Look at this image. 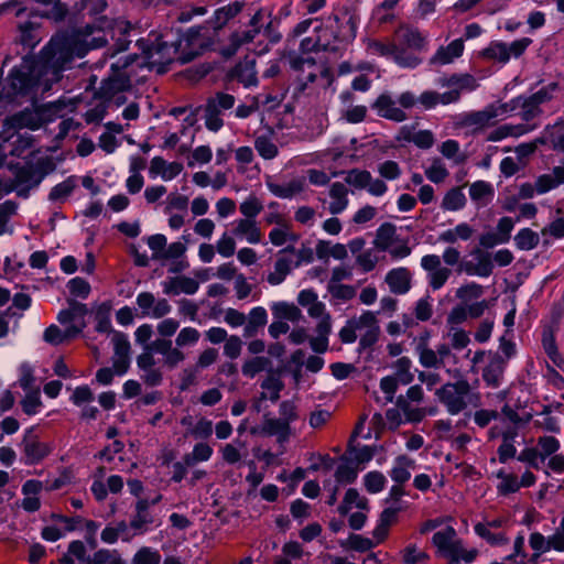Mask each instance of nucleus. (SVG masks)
I'll list each match as a JSON object with an SVG mask.
<instances>
[{"label": "nucleus", "instance_id": "nucleus-1", "mask_svg": "<svg viewBox=\"0 0 564 564\" xmlns=\"http://www.w3.org/2000/svg\"><path fill=\"white\" fill-rule=\"evenodd\" d=\"M84 55L85 48L75 36L57 34L43 48L40 61L35 62V72L42 70L46 83L53 85L61 79V73L69 67L75 57Z\"/></svg>", "mask_w": 564, "mask_h": 564}, {"label": "nucleus", "instance_id": "nucleus-2", "mask_svg": "<svg viewBox=\"0 0 564 564\" xmlns=\"http://www.w3.org/2000/svg\"><path fill=\"white\" fill-rule=\"evenodd\" d=\"M446 372L457 379L454 382H446L435 391V397L446 411L451 415H457L468 406L478 408L481 404V395L460 371L447 369Z\"/></svg>", "mask_w": 564, "mask_h": 564}, {"label": "nucleus", "instance_id": "nucleus-3", "mask_svg": "<svg viewBox=\"0 0 564 564\" xmlns=\"http://www.w3.org/2000/svg\"><path fill=\"white\" fill-rule=\"evenodd\" d=\"M438 84L449 90L443 94L435 90H425L419 97V104L426 110L437 105H451L459 101L463 91H473L478 87L477 79L470 74H453L441 77Z\"/></svg>", "mask_w": 564, "mask_h": 564}, {"label": "nucleus", "instance_id": "nucleus-4", "mask_svg": "<svg viewBox=\"0 0 564 564\" xmlns=\"http://www.w3.org/2000/svg\"><path fill=\"white\" fill-rule=\"evenodd\" d=\"M432 543L437 549V553L446 558L449 564H457L460 561L471 563L478 555L476 549L466 550L463 541L457 538L456 530L453 527L434 533Z\"/></svg>", "mask_w": 564, "mask_h": 564}, {"label": "nucleus", "instance_id": "nucleus-5", "mask_svg": "<svg viewBox=\"0 0 564 564\" xmlns=\"http://www.w3.org/2000/svg\"><path fill=\"white\" fill-rule=\"evenodd\" d=\"M456 265L460 260V252L455 247H447L442 258L437 254H426L421 259V267L427 272L429 286L436 291L442 289L452 274V270L442 264Z\"/></svg>", "mask_w": 564, "mask_h": 564}, {"label": "nucleus", "instance_id": "nucleus-6", "mask_svg": "<svg viewBox=\"0 0 564 564\" xmlns=\"http://www.w3.org/2000/svg\"><path fill=\"white\" fill-rule=\"evenodd\" d=\"M9 83L12 93L17 95L45 93L52 88V84L46 83L44 73L35 72V63L14 67L9 75Z\"/></svg>", "mask_w": 564, "mask_h": 564}, {"label": "nucleus", "instance_id": "nucleus-7", "mask_svg": "<svg viewBox=\"0 0 564 564\" xmlns=\"http://www.w3.org/2000/svg\"><path fill=\"white\" fill-rule=\"evenodd\" d=\"M134 61V55L119 58L111 64V74L101 82L99 95L101 98H113L119 93L130 90L131 79L126 68Z\"/></svg>", "mask_w": 564, "mask_h": 564}, {"label": "nucleus", "instance_id": "nucleus-8", "mask_svg": "<svg viewBox=\"0 0 564 564\" xmlns=\"http://www.w3.org/2000/svg\"><path fill=\"white\" fill-rule=\"evenodd\" d=\"M235 102V96L224 91H217L208 97L202 106L206 128L213 132L220 130L224 126L223 112L234 108Z\"/></svg>", "mask_w": 564, "mask_h": 564}, {"label": "nucleus", "instance_id": "nucleus-9", "mask_svg": "<svg viewBox=\"0 0 564 564\" xmlns=\"http://www.w3.org/2000/svg\"><path fill=\"white\" fill-rule=\"evenodd\" d=\"M180 45V40L171 43L166 41H158L155 45L148 47L145 51L147 58L151 64L156 65H167L174 61H180L182 64H185L192 61L193 56L183 57L178 55Z\"/></svg>", "mask_w": 564, "mask_h": 564}, {"label": "nucleus", "instance_id": "nucleus-10", "mask_svg": "<svg viewBox=\"0 0 564 564\" xmlns=\"http://www.w3.org/2000/svg\"><path fill=\"white\" fill-rule=\"evenodd\" d=\"M291 67L300 72L301 75L297 78L296 91L303 93L310 83H314L317 76L326 75L327 70L317 66L315 59L311 56H296L290 61Z\"/></svg>", "mask_w": 564, "mask_h": 564}, {"label": "nucleus", "instance_id": "nucleus-11", "mask_svg": "<svg viewBox=\"0 0 564 564\" xmlns=\"http://www.w3.org/2000/svg\"><path fill=\"white\" fill-rule=\"evenodd\" d=\"M381 329L375 312L365 311L358 317L359 351L371 348L379 339Z\"/></svg>", "mask_w": 564, "mask_h": 564}, {"label": "nucleus", "instance_id": "nucleus-12", "mask_svg": "<svg viewBox=\"0 0 564 564\" xmlns=\"http://www.w3.org/2000/svg\"><path fill=\"white\" fill-rule=\"evenodd\" d=\"M339 23V15L330 14L323 21H318L317 25H314L316 32V43L322 51H337L339 44H341L339 37H337L336 28Z\"/></svg>", "mask_w": 564, "mask_h": 564}, {"label": "nucleus", "instance_id": "nucleus-13", "mask_svg": "<svg viewBox=\"0 0 564 564\" xmlns=\"http://www.w3.org/2000/svg\"><path fill=\"white\" fill-rule=\"evenodd\" d=\"M26 465H34L43 460L52 452L48 443L40 441V438L28 431L21 442Z\"/></svg>", "mask_w": 564, "mask_h": 564}, {"label": "nucleus", "instance_id": "nucleus-14", "mask_svg": "<svg viewBox=\"0 0 564 564\" xmlns=\"http://www.w3.org/2000/svg\"><path fill=\"white\" fill-rule=\"evenodd\" d=\"M149 347L163 357V366L167 369L176 368L186 358V355L173 345L172 339L156 338L149 344Z\"/></svg>", "mask_w": 564, "mask_h": 564}, {"label": "nucleus", "instance_id": "nucleus-15", "mask_svg": "<svg viewBox=\"0 0 564 564\" xmlns=\"http://www.w3.org/2000/svg\"><path fill=\"white\" fill-rule=\"evenodd\" d=\"M112 367L118 376L124 375L130 367V343L126 334L112 332Z\"/></svg>", "mask_w": 564, "mask_h": 564}, {"label": "nucleus", "instance_id": "nucleus-16", "mask_svg": "<svg viewBox=\"0 0 564 564\" xmlns=\"http://www.w3.org/2000/svg\"><path fill=\"white\" fill-rule=\"evenodd\" d=\"M137 305L142 315L153 318H162L166 316L172 306L166 299H156L151 292H141L137 296Z\"/></svg>", "mask_w": 564, "mask_h": 564}, {"label": "nucleus", "instance_id": "nucleus-17", "mask_svg": "<svg viewBox=\"0 0 564 564\" xmlns=\"http://www.w3.org/2000/svg\"><path fill=\"white\" fill-rule=\"evenodd\" d=\"M398 100H394L390 94H381L372 104V109H375L378 116L391 120L394 122H402L408 119L406 112L397 106Z\"/></svg>", "mask_w": 564, "mask_h": 564}, {"label": "nucleus", "instance_id": "nucleus-18", "mask_svg": "<svg viewBox=\"0 0 564 564\" xmlns=\"http://www.w3.org/2000/svg\"><path fill=\"white\" fill-rule=\"evenodd\" d=\"M398 142H412L417 148L427 150L435 143V137L431 130L415 131V126H402L395 137Z\"/></svg>", "mask_w": 564, "mask_h": 564}, {"label": "nucleus", "instance_id": "nucleus-19", "mask_svg": "<svg viewBox=\"0 0 564 564\" xmlns=\"http://www.w3.org/2000/svg\"><path fill=\"white\" fill-rule=\"evenodd\" d=\"M334 15H339V23L336 28L337 37H339L341 43L351 42L357 34V26L359 19L355 12H352L349 8H343L339 13H335Z\"/></svg>", "mask_w": 564, "mask_h": 564}, {"label": "nucleus", "instance_id": "nucleus-20", "mask_svg": "<svg viewBox=\"0 0 564 564\" xmlns=\"http://www.w3.org/2000/svg\"><path fill=\"white\" fill-rule=\"evenodd\" d=\"M395 34L400 42L410 50L421 52L427 48V35L423 34L417 28L401 24L395 31Z\"/></svg>", "mask_w": 564, "mask_h": 564}, {"label": "nucleus", "instance_id": "nucleus-21", "mask_svg": "<svg viewBox=\"0 0 564 564\" xmlns=\"http://www.w3.org/2000/svg\"><path fill=\"white\" fill-rule=\"evenodd\" d=\"M384 282L388 284L391 293L403 295L412 286V274L408 268H394L386 274Z\"/></svg>", "mask_w": 564, "mask_h": 564}, {"label": "nucleus", "instance_id": "nucleus-22", "mask_svg": "<svg viewBox=\"0 0 564 564\" xmlns=\"http://www.w3.org/2000/svg\"><path fill=\"white\" fill-rule=\"evenodd\" d=\"M506 366V358L499 354L491 355L488 365L482 370V379L488 387H500L502 383Z\"/></svg>", "mask_w": 564, "mask_h": 564}, {"label": "nucleus", "instance_id": "nucleus-23", "mask_svg": "<svg viewBox=\"0 0 564 564\" xmlns=\"http://www.w3.org/2000/svg\"><path fill=\"white\" fill-rule=\"evenodd\" d=\"M268 189L276 197L282 199H291L300 195L305 189V178L297 177L289 182H267Z\"/></svg>", "mask_w": 564, "mask_h": 564}, {"label": "nucleus", "instance_id": "nucleus-24", "mask_svg": "<svg viewBox=\"0 0 564 564\" xmlns=\"http://www.w3.org/2000/svg\"><path fill=\"white\" fill-rule=\"evenodd\" d=\"M464 52V42L460 39L454 40L447 46H440L435 54L430 58L431 65L443 66L451 64L454 59L462 56Z\"/></svg>", "mask_w": 564, "mask_h": 564}, {"label": "nucleus", "instance_id": "nucleus-25", "mask_svg": "<svg viewBox=\"0 0 564 564\" xmlns=\"http://www.w3.org/2000/svg\"><path fill=\"white\" fill-rule=\"evenodd\" d=\"M232 235L246 239L251 245H257L262 239L261 229L258 227L257 221L252 219H237L234 223Z\"/></svg>", "mask_w": 564, "mask_h": 564}, {"label": "nucleus", "instance_id": "nucleus-26", "mask_svg": "<svg viewBox=\"0 0 564 564\" xmlns=\"http://www.w3.org/2000/svg\"><path fill=\"white\" fill-rule=\"evenodd\" d=\"M495 111L490 110L489 105L478 111H470L463 116L462 124L464 127L474 128V130H482L495 122Z\"/></svg>", "mask_w": 564, "mask_h": 564}, {"label": "nucleus", "instance_id": "nucleus-27", "mask_svg": "<svg viewBox=\"0 0 564 564\" xmlns=\"http://www.w3.org/2000/svg\"><path fill=\"white\" fill-rule=\"evenodd\" d=\"M297 303L307 310L312 318H319L328 314L325 304L318 301L317 294L313 290H302L297 295Z\"/></svg>", "mask_w": 564, "mask_h": 564}, {"label": "nucleus", "instance_id": "nucleus-28", "mask_svg": "<svg viewBox=\"0 0 564 564\" xmlns=\"http://www.w3.org/2000/svg\"><path fill=\"white\" fill-rule=\"evenodd\" d=\"M348 187L340 182H335L329 187L330 203L328 210L332 215H338L348 207Z\"/></svg>", "mask_w": 564, "mask_h": 564}, {"label": "nucleus", "instance_id": "nucleus-29", "mask_svg": "<svg viewBox=\"0 0 564 564\" xmlns=\"http://www.w3.org/2000/svg\"><path fill=\"white\" fill-rule=\"evenodd\" d=\"M183 170V165L178 162L167 163L161 156H154L150 163V174L161 175L164 181H171L176 177Z\"/></svg>", "mask_w": 564, "mask_h": 564}, {"label": "nucleus", "instance_id": "nucleus-30", "mask_svg": "<svg viewBox=\"0 0 564 564\" xmlns=\"http://www.w3.org/2000/svg\"><path fill=\"white\" fill-rule=\"evenodd\" d=\"M232 77H235L245 87L257 86L258 76L256 61L249 58L240 61L232 70Z\"/></svg>", "mask_w": 564, "mask_h": 564}, {"label": "nucleus", "instance_id": "nucleus-31", "mask_svg": "<svg viewBox=\"0 0 564 564\" xmlns=\"http://www.w3.org/2000/svg\"><path fill=\"white\" fill-rule=\"evenodd\" d=\"M246 317L245 337H254L268 323V313L262 306L253 307Z\"/></svg>", "mask_w": 564, "mask_h": 564}, {"label": "nucleus", "instance_id": "nucleus-32", "mask_svg": "<svg viewBox=\"0 0 564 564\" xmlns=\"http://www.w3.org/2000/svg\"><path fill=\"white\" fill-rule=\"evenodd\" d=\"M262 371H267L268 373L273 372V364L269 357L253 356L245 359L241 366L242 375L250 379Z\"/></svg>", "mask_w": 564, "mask_h": 564}, {"label": "nucleus", "instance_id": "nucleus-33", "mask_svg": "<svg viewBox=\"0 0 564 564\" xmlns=\"http://www.w3.org/2000/svg\"><path fill=\"white\" fill-rule=\"evenodd\" d=\"M533 129L534 126L528 123L502 124L488 133L487 141L497 142L508 137H520L532 131Z\"/></svg>", "mask_w": 564, "mask_h": 564}, {"label": "nucleus", "instance_id": "nucleus-34", "mask_svg": "<svg viewBox=\"0 0 564 564\" xmlns=\"http://www.w3.org/2000/svg\"><path fill=\"white\" fill-rule=\"evenodd\" d=\"M150 501L140 499L135 503V513L130 521V527L138 533L147 531L148 527L153 523V518L149 512Z\"/></svg>", "mask_w": 564, "mask_h": 564}, {"label": "nucleus", "instance_id": "nucleus-35", "mask_svg": "<svg viewBox=\"0 0 564 564\" xmlns=\"http://www.w3.org/2000/svg\"><path fill=\"white\" fill-rule=\"evenodd\" d=\"M470 199L478 206H487L495 196L494 186L486 181H476L469 186Z\"/></svg>", "mask_w": 564, "mask_h": 564}, {"label": "nucleus", "instance_id": "nucleus-36", "mask_svg": "<svg viewBox=\"0 0 564 564\" xmlns=\"http://www.w3.org/2000/svg\"><path fill=\"white\" fill-rule=\"evenodd\" d=\"M415 460L406 455H400L395 458L394 466L390 470V477L397 484H404L411 477V470L415 469Z\"/></svg>", "mask_w": 564, "mask_h": 564}, {"label": "nucleus", "instance_id": "nucleus-37", "mask_svg": "<svg viewBox=\"0 0 564 564\" xmlns=\"http://www.w3.org/2000/svg\"><path fill=\"white\" fill-rule=\"evenodd\" d=\"M538 194L547 193L561 184H564V165L555 166L549 174H542L536 178Z\"/></svg>", "mask_w": 564, "mask_h": 564}, {"label": "nucleus", "instance_id": "nucleus-38", "mask_svg": "<svg viewBox=\"0 0 564 564\" xmlns=\"http://www.w3.org/2000/svg\"><path fill=\"white\" fill-rule=\"evenodd\" d=\"M262 432L269 436H276L278 442L283 444L289 441L291 435V426L283 420L264 419Z\"/></svg>", "mask_w": 564, "mask_h": 564}, {"label": "nucleus", "instance_id": "nucleus-39", "mask_svg": "<svg viewBox=\"0 0 564 564\" xmlns=\"http://www.w3.org/2000/svg\"><path fill=\"white\" fill-rule=\"evenodd\" d=\"M293 258L292 257H278L274 262V270L267 276V281L271 285L281 284L285 278L292 272Z\"/></svg>", "mask_w": 564, "mask_h": 564}, {"label": "nucleus", "instance_id": "nucleus-40", "mask_svg": "<svg viewBox=\"0 0 564 564\" xmlns=\"http://www.w3.org/2000/svg\"><path fill=\"white\" fill-rule=\"evenodd\" d=\"M263 392L261 393L262 400H270L276 402L280 398V392L284 388V383L278 373L270 372L261 382Z\"/></svg>", "mask_w": 564, "mask_h": 564}, {"label": "nucleus", "instance_id": "nucleus-41", "mask_svg": "<svg viewBox=\"0 0 564 564\" xmlns=\"http://www.w3.org/2000/svg\"><path fill=\"white\" fill-rule=\"evenodd\" d=\"M271 311L276 319L300 322L303 318L301 310L293 303L275 302L271 305Z\"/></svg>", "mask_w": 564, "mask_h": 564}, {"label": "nucleus", "instance_id": "nucleus-42", "mask_svg": "<svg viewBox=\"0 0 564 564\" xmlns=\"http://www.w3.org/2000/svg\"><path fill=\"white\" fill-rule=\"evenodd\" d=\"M474 235V229L467 223H460L456 227L443 231L438 236V241L444 243H456L460 240H468Z\"/></svg>", "mask_w": 564, "mask_h": 564}, {"label": "nucleus", "instance_id": "nucleus-43", "mask_svg": "<svg viewBox=\"0 0 564 564\" xmlns=\"http://www.w3.org/2000/svg\"><path fill=\"white\" fill-rule=\"evenodd\" d=\"M87 313L88 308L86 304H83L77 301H70L69 307L58 313L57 321L64 325L76 321L80 323L83 322V319H85Z\"/></svg>", "mask_w": 564, "mask_h": 564}, {"label": "nucleus", "instance_id": "nucleus-44", "mask_svg": "<svg viewBox=\"0 0 564 564\" xmlns=\"http://www.w3.org/2000/svg\"><path fill=\"white\" fill-rule=\"evenodd\" d=\"M395 234V226L391 223H384L377 229L373 245L379 250L386 251L394 243Z\"/></svg>", "mask_w": 564, "mask_h": 564}, {"label": "nucleus", "instance_id": "nucleus-45", "mask_svg": "<svg viewBox=\"0 0 564 564\" xmlns=\"http://www.w3.org/2000/svg\"><path fill=\"white\" fill-rule=\"evenodd\" d=\"M254 149L264 160H273L279 154V148L273 141L272 133L257 135Z\"/></svg>", "mask_w": 564, "mask_h": 564}, {"label": "nucleus", "instance_id": "nucleus-46", "mask_svg": "<svg viewBox=\"0 0 564 564\" xmlns=\"http://www.w3.org/2000/svg\"><path fill=\"white\" fill-rule=\"evenodd\" d=\"M554 534L545 539V536L540 532H533L530 534L529 544L533 551H535L534 556H540L542 553H545L550 550H555L557 552H564V549H558L553 542Z\"/></svg>", "mask_w": 564, "mask_h": 564}, {"label": "nucleus", "instance_id": "nucleus-47", "mask_svg": "<svg viewBox=\"0 0 564 564\" xmlns=\"http://www.w3.org/2000/svg\"><path fill=\"white\" fill-rule=\"evenodd\" d=\"M392 59L403 68H415L422 63V58L410 51V48L400 47L397 44L394 45Z\"/></svg>", "mask_w": 564, "mask_h": 564}, {"label": "nucleus", "instance_id": "nucleus-48", "mask_svg": "<svg viewBox=\"0 0 564 564\" xmlns=\"http://www.w3.org/2000/svg\"><path fill=\"white\" fill-rule=\"evenodd\" d=\"M243 8V2L235 1L217 9L214 13V26L223 28L229 20L235 18Z\"/></svg>", "mask_w": 564, "mask_h": 564}, {"label": "nucleus", "instance_id": "nucleus-49", "mask_svg": "<svg viewBox=\"0 0 564 564\" xmlns=\"http://www.w3.org/2000/svg\"><path fill=\"white\" fill-rule=\"evenodd\" d=\"M213 448L209 444L200 442L196 443L191 453L184 455L187 466H195L198 463L207 462L213 456Z\"/></svg>", "mask_w": 564, "mask_h": 564}, {"label": "nucleus", "instance_id": "nucleus-50", "mask_svg": "<svg viewBox=\"0 0 564 564\" xmlns=\"http://www.w3.org/2000/svg\"><path fill=\"white\" fill-rule=\"evenodd\" d=\"M542 345L547 357L553 361L555 366L562 369L564 365V359L558 351L555 337L552 330H545L543 333Z\"/></svg>", "mask_w": 564, "mask_h": 564}, {"label": "nucleus", "instance_id": "nucleus-51", "mask_svg": "<svg viewBox=\"0 0 564 564\" xmlns=\"http://www.w3.org/2000/svg\"><path fill=\"white\" fill-rule=\"evenodd\" d=\"M420 364L424 368H442V365L437 358L435 349H432L427 346L426 341L422 340L417 344L415 348Z\"/></svg>", "mask_w": 564, "mask_h": 564}, {"label": "nucleus", "instance_id": "nucleus-52", "mask_svg": "<svg viewBox=\"0 0 564 564\" xmlns=\"http://www.w3.org/2000/svg\"><path fill=\"white\" fill-rule=\"evenodd\" d=\"M110 311L111 306L108 303H101L96 306L94 310V318L96 322V330L98 333H110L111 322H110Z\"/></svg>", "mask_w": 564, "mask_h": 564}, {"label": "nucleus", "instance_id": "nucleus-53", "mask_svg": "<svg viewBox=\"0 0 564 564\" xmlns=\"http://www.w3.org/2000/svg\"><path fill=\"white\" fill-rule=\"evenodd\" d=\"M269 239L273 246L280 247L283 246L286 241H297L299 236L292 232L291 225L288 223L280 227L273 228L269 232Z\"/></svg>", "mask_w": 564, "mask_h": 564}, {"label": "nucleus", "instance_id": "nucleus-54", "mask_svg": "<svg viewBox=\"0 0 564 564\" xmlns=\"http://www.w3.org/2000/svg\"><path fill=\"white\" fill-rule=\"evenodd\" d=\"M497 478L500 479V482L497 486V490L500 495L507 496L513 492H517L520 489L519 479L517 475L506 473L503 469H500L497 473Z\"/></svg>", "mask_w": 564, "mask_h": 564}, {"label": "nucleus", "instance_id": "nucleus-55", "mask_svg": "<svg viewBox=\"0 0 564 564\" xmlns=\"http://www.w3.org/2000/svg\"><path fill=\"white\" fill-rule=\"evenodd\" d=\"M466 205V197L459 187L449 189L442 200L445 210H459Z\"/></svg>", "mask_w": 564, "mask_h": 564}, {"label": "nucleus", "instance_id": "nucleus-56", "mask_svg": "<svg viewBox=\"0 0 564 564\" xmlns=\"http://www.w3.org/2000/svg\"><path fill=\"white\" fill-rule=\"evenodd\" d=\"M481 55L491 61H496L499 63H507L509 62V52L507 51V44L503 42H491L488 47H486Z\"/></svg>", "mask_w": 564, "mask_h": 564}, {"label": "nucleus", "instance_id": "nucleus-57", "mask_svg": "<svg viewBox=\"0 0 564 564\" xmlns=\"http://www.w3.org/2000/svg\"><path fill=\"white\" fill-rule=\"evenodd\" d=\"M397 406L403 412L405 420L411 423L421 422L426 412L422 408H414L403 399V394L399 395L395 400Z\"/></svg>", "mask_w": 564, "mask_h": 564}, {"label": "nucleus", "instance_id": "nucleus-58", "mask_svg": "<svg viewBox=\"0 0 564 564\" xmlns=\"http://www.w3.org/2000/svg\"><path fill=\"white\" fill-rule=\"evenodd\" d=\"M514 242L520 250H532L539 245L540 237L532 229L523 228L514 236Z\"/></svg>", "mask_w": 564, "mask_h": 564}, {"label": "nucleus", "instance_id": "nucleus-59", "mask_svg": "<svg viewBox=\"0 0 564 564\" xmlns=\"http://www.w3.org/2000/svg\"><path fill=\"white\" fill-rule=\"evenodd\" d=\"M411 366L412 361L408 357L399 358L393 365L395 370L393 377L397 378L398 381H400V383L403 386L411 383L414 379V376L411 372Z\"/></svg>", "mask_w": 564, "mask_h": 564}, {"label": "nucleus", "instance_id": "nucleus-60", "mask_svg": "<svg viewBox=\"0 0 564 564\" xmlns=\"http://www.w3.org/2000/svg\"><path fill=\"white\" fill-rule=\"evenodd\" d=\"M475 532L491 545H505L509 543V539L505 533H494L489 529V525L484 523H477L475 525Z\"/></svg>", "mask_w": 564, "mask_h": 564}, {"label": "nucleus", "instance_id": "nucleus-61", "mask_svg": "<svg viewBox=\"0 0 564 564\" xmlns=\"http://www.w3.org/2000/svg\"><path fill=\"white\" fill-rule=\"evenodd\" d=\"M484 293V288L475 282L462 285L456 291V297L462 301V304H467L474 300H478Z\"/></svg>", "mask_w": 564, "mask_h": 564}, {"label": "nucleus", "instance_id": "nucleus-62", "mask_svg": "<svg viewBox=\"0 0 564 564\" xmlns=\"http://www.w3.org/2000/svg\"><path fill=\"white\" fill-rule=\"evenodd\" d=\"M341 464L337 467L335 478L340 484H351L356 480L358 470L352 466L350 462L344 456L341 457Z\"/></svg>", "mask_w": 564, "mask_h": 564}, {"label": "nucleus", "instance_id": "nucleus-63", "mask_svg": "<svg viewBox=\"0 0 564 564\" xmlns=\"http://www.w3.org/2000/svg\"><path fill=\"white\" fill-rule=\"evenodd\" d=\"M262 202L254 195L247 197L239 206L240 213L245 216L243 219L256 220V217L262 212Z\"/></svg>", "mask_w": 564, "mask_h": 564}, {"label": "nucleus", "instance_id": "nucleus-64", "mask_svg": "<svg viewBox=\"0 0 564 564\" xmlns=\"http://www.w3.org/2000/svg\"><path fill=\"white\" fill-rule=\"evenodd\" d=\"M161 555L156 550L141 547L133 556L131 564H160Z\"/></svg>", "mask_w": 564, "mask_h": 564}]
</instances>
